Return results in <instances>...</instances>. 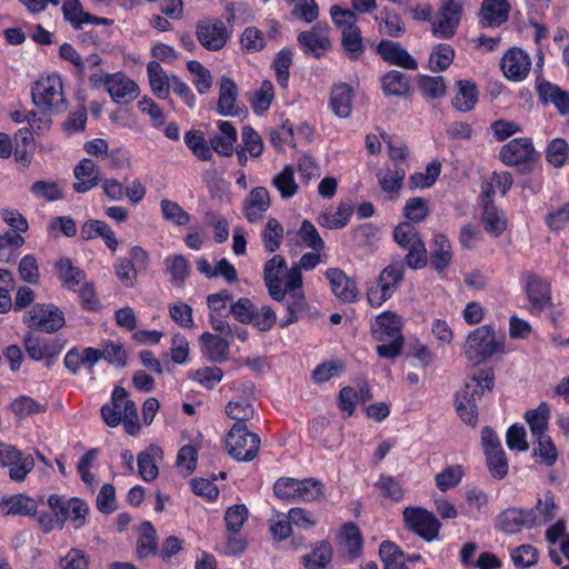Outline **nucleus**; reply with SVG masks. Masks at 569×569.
Returning <instances> with one entry per match:
<instances>
[{"label":"nucleus","mask_w":569,"mask_h":569,"mask_svg":"<svg viewBox=\"0 0 569 569\" xmlns=\"http://www.w3.org/2000/svg\"><path fill=\"white\" fill-rule=\"evenodd\" d=\"M500 67L508 80L521 82L530 72L531 59L525 50L513 47L502 56Z\"/></svg>","instance_id":"nucleus-20"},{"label":"nucleus","mask_w":569,"mask_h":569,"mask_svg":"<svg viewBox=\"0 0 569 569\" xmlns=\"http://www.w3.org/2000/svg\"><path fill=\"white\" fill-rule=\"evenodd\" d=\"M537 445L533 448L532 456L543 466L552 467L559 458V451L552 438L549 435L536 437Z\"/></svg>","instance_id":"nucleus-52"},{"label":"nucleus","mask_w":569,"mask_h":569,"mask_svg":"<svg viewBox=\"0 0 569 569\" xmlns=\"http://www.w3.org/2000/svg\"><path fill=\"white\" fill-rule=\"evenodd\" d=\"M536 91L542 103H551L557 111L569 114V92L550 81H541L536 86Z\"/></svg>","instance_id":"nucleus-34"},{"label":"nucleus","mask_w":569,"mask_h":569,"mask_svg":"<svg viewBox=\"0 0 569 569\" xmlns=\"http://www.w3.org/2000/svg\"><path fill=\"white\" fill-rule=\"evenodd\" d=\"M54 269L62 286L69 291H76L79 284L86 280V272L79 267L73 266L68 257L60 258L54 263Z\"/></svg>","instance_id":"nucleus-41"},{"label":"nucleus","mask_w":569,"mask_h":569,"mask_svg":"<svg viewBox=\"0 0 569 569\" xmlns=\"http://www.w3.org/2000/svg\"><path fill=\"white\" fill-rule=\"evenodd\" d=\"M379 556L383 562V569H407L406 553L392 541H382L379 547Z\"/></svg>","instance_id":"nucleus-53"},{"label":"nucleus","mask_w":569,"mask_h":569,"mask_svg":"<svg viewBox=\"0 0 569 569\" xmlns=\"http://www.w3.org/2000/svg\"><path fill=\"white\" fill-rule=\"evenodd\" d=\"M66 342L64 339L58 336L48 338L31 331L26 333L22 340L28 357L33 361H44L48 368L57 361Z\"/></svg>","instance_id":"nucleus-12"},{"label":"nucleus","mask_w":569,"mask_h":569,"mask_svg":"<svg viewBox=\"0 0 569 569\" xmlns=\"http://www.w3.org/2000/svg\"><path fill=\"white\" fill-rule=\"evenodd\" d=\"M381 89L386 97H408L411 83L408 76L398 70L386 72L381 79Z\"/></svg>","instance_id":"nucleus-40"},{"label":"nucleus","mask_w":569,"mask_h":569,"mask_svg":"<svg viewBox=\"0 0 569 569\" xmlns=\"http://www.w3.org/2000/svg\"><path fill=\"white\" fill-rule=\"evenodd\" d=\"M505 349L503 339H497L495 327L483 325L472 330L467 338L463 351L466 358L475 365L488 361Z\"/></svg>","instance_id":"nucleus-6"},{"label":"nucleus","mask_w":569,"mask_h":569,"mask_svg":"<svg viewBox=\"0 0 569 569\" xmlns=\"http://www.w3.org/2000/svg\"><path fill=\"white\" fill-rule=\"evenodd\" d=\"M100 412L104 423L112 428L122 421L123 415L124 417H132V419L138 417L134 402L129 399L127 390L119 386L113 389L111 401L104 403Z\"/></svg>","instance_id":"nucleus-17"},{"label":"nucleus","mask_w":569,"mask_h":569,"mask_svg":"<svg viewBox=\"0 0 569 569\" xmlns=\"http://www.w3.org/2000/svg\"><path fill=\"white\" fill-rule=\"evenodd\" d=\"M377 54L387 63L408 70H417V60L398 42L381 39L376 48Z\"/></svg>","instance_id":"nucleus-23"},{"label":"nucleus","mask_w":569,"mask_h":569,"mask_svg":"<svg viewBox=\"0 0 569 569\" xmlns=\"http://www.w3.org/2000/svg\"><path fill=\"white\" fill-rule=\"evenodd\" d=\"M401 329V319L395 312L383 311L376 317L371 327V336L376 341L381 342L376 347V352L380 358L395 360L402 353L405 338Z\"/></svg>","instance_id":"nucleus-2"},{"label":"nucleus","mask_w":569,"mask_h":569,"mask_svg":"<svg viewBox=\"0 0 569 569\" xmlns=\"http://www.w3.org/2000/svg\"><path fill=\"white\" fill-rule=\"evenodd\" d=\"M537 526L538 520L535 510L523 508H507L496 518V528L507 535H515L523 528L531 529Z\"/></svg>","instance_id":"nucleus-19"},{"label":"nucleus","mask_w":569,"mask_h":569,"mask_svg":"<svg viewBox=\"0 0 569 569\" xmlns=\"http://www.w3.org/2000/svg\"><path fill=\"white\" fill-rule=\"evenodd\" d=\"M0 510L4 516L36 517L38 503L26 493L9 495L2 497Z\"/></svg>","instance_id":"nucleus-31"},{"label":"nucleus","mask_w":569,"mask_h":569,"mask_svg":"<svg viewBox=\"0 0 569 569\" xmlns=\"http://www.w3.org/2000/svg\"><path fill=\"white\" fill-rule=\"evenodd\" d=\"M395 242L405 251V264L413 270L422 269L428 264V251L419 230L410 222H400L393 228Z\"/></svg>","instance_id":"nucleus-5"},{"label":"nucleus","mask_w":569,"mask_h":569,"mask_svg":"<svg viewBox=\"0 0 569 569\" xmlns=\"http://www.w3.org/2000/svg\"><path fill=\"white\" fill-rule=\"evenodd\" d=\"M339 539L347 549L349 561H355L362 556L363 536L355 522L349 521L341 526Z\"/></svg>","instance_id":"nucleus-38"},{"label":"nucleus","mask_w":569,"mask_h":569,"mask_svg":"<svg viewBox=\"0 0 569 569\" xmlns=\"http://www.w3.org/2000/svg\"><path fill=\"white\" fill-rule=\"evenodd\" d=\"M441 173V163L433 160L428 163L425 172H415L409 177L408 186L411 190L432 187Z\"/></svg>","instance_id":"nucleus-56"},{"label":"nucleus","mask_w":569,"mask_h":569,"mask_svg":"<svg viewBox=\"0 0 569 569\" xmlns=\"http://www.w3.org/2000/svg\"><path fill=\"white\" fill-rule=\"evenodd\" d=\"M293 63V52L289 48L279 50L272 61L276 81L283 90L289 87L290 68Z\"/></svg>","instance_id":"nucleus-47"},{"label":"nucleus","mask_w":569,"mask_h":569,"mask_svg":"<svg viewBox=\"0 0 569 569\" xmlns=\"http://www.w3.org/2000/svg\"><path fill=\"white\" fill-rule=\"evenodd\" d=\"M238 88L236 82L223 77L219 83V98L217 103V113L223 117L238 116L239 110L236 106Z\"/></svg>","instance_id":"nucleus-39"},{"label":"nucleus","mask_w":569,"mask_h":569,"mask_svg":"<svg viewBox=\"0 0 569 569\" xmlns=\"http://www.w3.org/2000/svg\"><path fill=\"white\" fill-rule=\"evenodd\" d=\"M329 13L333 26L340 32L358 27L357 22L359 20V16L355 10L343 8L339 4H333L330 7Z\"/></svg>","instance_id":"nucleus-64"},{"label":"nucleus","mask_w":569,"mask_h":569,"mask_svg":"<svg viewBox=\"0 0 569 569\" xmlns=\"http://www.w3.org/2000/svg\"><path fill=\"white\" fill-rule=\"evenodd\" d=\"M377 178L385 192L398 193L406 178V169L402 163H395L393 168L378 171Z\"/></svg>","instance_id":"nucleus-49"},{"label":"nucleus","mask_w":569,"mask_h":569,"mask_svg":"<svg viewBox=\"0 0 569 569\" xmlns=\"http://www.w3.org/2000/svg\"><path fill=\"white\" fill-rule=\"evenodd\" d=\"M519 282L529 303L531 315L539 316L545 310L553 308L552 287L548 278L535 271L526 270L521 272Z\"/></svg>","instance_id":"nucleus-7"},{"label":"nucleus","mask_w":569,"mask_h":569,"mask_svg":"<svg viewBox=\"0 0 569 569\" xmlns=\"http://www.w3.org/2000/svg\"><path fill=\"white\" fill-rule=\"evenodd\" d=\"M270 208V196L264 187L253 188L243 201V216L250 223L262 220L264 212Z\"/></svg>","instance_id":"nucleus-30"},{"label":"nucleus","mask_w":569,"mask_h":569,"mask_svg":"<svg viewBox=\"0 0 569 569\" xmlns=\"http://www.w3.org/2000/svg\"><path fill=\"white\" fill-rule=\"evenodd\" d=\"M158 536L151 521L144 520L140 523L136 547V558L146 560L158 556Z\"/></svg>","instance_id":"nucleus-37"},{"label":"nucleus","mask_w":569,"mask_h":569,"mask_svg":"<svg viewBox=\"0 0 569 569\" xmlns=\"http://www.w3.org/2000/svg\"><path fill=\"white\" fill-rule=\"evenodd\" d=\"M402 515L405 527L409 531L428 542L438 539L441 522L431 511L422 507H407Z\"/></svg>","instance_id":"nucleus-15"},{"label":"nucleus","mask_w":569,"mask_h":569,"mask_svg":"<svg viewBox=\"0 0 569 569\" xmlns=\"http://www.w3.org/2000/svg\"><path fill=\"white\" fill-rule=\"evenodd\" d=\"M147 73L153 94L161 100L167 99L170 93L171 78H168L161 64L157 60L149 61Z\"/></svg>","instance_id":"nucleus-44"},{"label":"nucleus","mask_w":569,"mask_h":569,"mask_svg":"<svg viewBox=\"0 0 569 569\" xmlns=\"http://www.w3.org/2000/svg\"><path fill=\"white\" fill-rule=\"evenodd\" d=\"M481 219L485 230L492 237L498 238L507 230L508 221L493 203L485 204Z\"/></svg>","instance_id":"nucleus-50"},{"label":"nucleus","mask_w":569,"mask_h":569,"mask_svg":"<svg viewBox=\"0 0 569 569\" xmlns=\"http://www.w3.org/2000/svg\"><path fill=\"white\" fill-rule=\"evenodd\" d=\"M455 97L451 100L453 109L460 112L472 111L479 101V89L471 79H460L455 82Z\"/></svg>","instance_id":"nucleus-32"},{"label":"nucleus","mask_w":569,"mask_h":569,"mask_svg":"<svg viewBox=\"0 0 569 569\" xmlns=\"http://www.w3.org/2000/svg\"><path fill=\"white\" fill-rule=\"evenodd\" d=\"M373 19L381 34L400 38L406 32V23L401 14L393 8L382 7Z\"/></svg>","instance_id":"nucleus-36"},{"label":"nucleus","mask_w":569,"mask_h":569,"mask_svg":"<svg viewBox=\"0 0 569 569\" xmlns=\"http://www.w3.org/2000/svg\"><path fill=\"white\" fill-rule=\"evenodd\" d=\"M263 281L272 300H282L288 290L303 288L302 273L298 268L288 269L287 261L281 254H274L267 260Z\"/></svg>","instance_id":"nucleus-3"},{"label":"nucleus","mask_w":569,"mask_h":569,"mask_svg":"<svg viewBox=\"0 0 569 569\" xmlns=\"http://www.w3.org/2000/svg\"><path fill=\"white\" fill-rule=\"evenodd\" d=\"M549 418L550 408L546 402H541L536 409L528 410L525 415V419L535 438L547 435Z\"/></svg>","instance_id":"nucleus-54"},{"label":"nucleus","mask_w":569,"mask_h":569,"mask_svg":"<svg viewBox=\"0 0 569 569\" xmlns=\"http://www.w3.org/2000/svg\"><path fill=\"white\" fill-rule=\"evenodd\" d=\"M99 362L97 348L93 347H72L63 358L66 369L73 376H77L83 368L89 375L93 373L94 366Z\"/></svg>","instance_id":"nucleus-24"},{"label":"nucleus","mask_w":569,"mask_h":569,"mask_svg":"<svg viewBox=\"0 0 569 569\" xmlns=\"http://www.w3.org/2000/svg\"><path fill=\"white\" fill-rule=\"evenodd\" d=\"M535 147L530 138H515L500 149V160L509 167L531 162L535 159Z\"/></svg>","instance_id":"nucleus-21"},{"label":"nucleus","mask_w":569,"mask_h":569,"mask_svg":"<svg viewBox=\"0 0 569 569\" xmlns=\"http://www.w3.org/2000/svg\"><path fill=\"white\" fill-rule=\"evenodd\" d=\"M546 160L555 168H562L569 163V144L562 138L549 141L546 148Z\"/></svg>","instance_id":"nucleus-60"},{"label":"nucleus","mask_w":569,"mask_h":569,"mask_svg":"<svg viewBox=\"0 0 569 569\" xmlns=\"http://www.w3.org/2000/svg\"><path fill=\"white\" fill-rule=\"evenodd\" d=\"M239 43L243 52L256 53L267 48L264 33L257 27H247L239 38Z\"/></svg>","instance_id":"nucleus-57"},{"label":"nucleus","mask_w":569,"mask_h":569,"mask_svg":"<svg viewBox=\"0 0 569 569\" xmlns=\"http://www.w3.org/2000/svg\"><path fill=\"white\" fill-rule=\"evenodd\" d=\"M496 383L495 370L486 367L475 371L465 386L455 395V409L463 423L476 428L479 419V401L492 391Z\"/></svg>","instance_id":"nucleus-1"},{"label":"nucleus","mask_w":569,"mask_h":569,"mask_svg":"<svg viewBox=\"0 0 569 569\" xmlns=\"http://www.w3.org/2000/svg\"><path fill=\"white\" fill-rule=\"evenodd\" d=\"M332 293L343 302H353L358 297V287L341 269L329 268L325 273Z\"/></svg>","instance_id":"nucleus-26"},{"label":"nucleus","mask_w":569,"mask_h":569,"mask_svg":"<svg viewBox=\"0 0 569 569\" xmlns=\"http://www.w3.org/2000/svg\"><path fill=\"white\" fill-rule=\"evenodd\" d=\"M272 186L280 192L282 199H290L298 192V184L295 180V171L286 166L272 179Z\"/></svg>","instance_id":"nucleus-61"},{"label":"nucleus","mask_w":569,"mask_h":569,"mask_svg":"<svg viewBox=\"0 0 569 569\" xmlns=\"http://www.w3.org/2000/svg\"><path fill=\"white\" fill-rule=\"evenodd\" d=\"M355 89L347 82L333 83L329 97V108L339 118H348L352 112Z\"/></svg>","instance_id":"nucleus-27"},{"label":"nucleus","mask_w":569,"mask_h":569,"mask_svg":"<svg viewBox=\"0 0 569 569\" xmlns=\"http://www.w3.org/2000/svg\"><path fill=\"white\" fill-rule=\"evenodd\" d=\"M108 80L106 90L114 102L129 103L137 98L139 93L138 84L123 72L111 73Z\"/></svg>","instance_id":"nucleus-29"},{"label":"nucleus","mask_w":569,"mask_h":569,"mask_svg":"<svg viewBox=\"0 0 569 569\" xmlns=\"http://www.w3.org/2000/svg\"><path fill=\"white\" fill-rule=\"evenodd\" d=\"M456 57L453 47L449 43L436 44L429 56L428 67L432 72L446 71Z\"/></svg>","instance_id":"nucleus-51"},{"label":"nucleus","mask_w":569,"mask_h":569,"mask_svg":"<svg viewBox=\"0 0 569 569\" xmlns=\"http://www.w3.org/2000/svg\"><path fill=\"white\" fill-rule=\"evenodd\" d=\"M297 42L306 56L319 59L331 48V42L327 36L316 31V28L302 31L297 37Z\"/></svg>","instance_id":"nucleus-35"},{"label":"nucleus","mask_w":569,"mask_h":569,"mask_svg":"<svg viewBox=\"0 0 569 569\" xmlns=\"http://www.w3.org/2000/svg\"><path fill=\"white\" fill-rule=\"evenodd\" d=\"M428 262L438 273L443 272L452 262V247L448 237L443 233H436L431 242Z\"/></svg>","instance_id":"nucleus-33"},{"label":"nucleus","mask_w":569,"mask_h":569,"mask_svg":"<svg viewBox=\"0 0 569 569\" xmlns=\"http://www.w3.org/2000/svg\"><path fill=\"white\" fill-rule=\"evenodd\" d=\"M510 3L508 0H482L479 10V26L498 28L509 20Z\"/></svg>","instance_id":"nucleus-25"},{"label":"nucleus","mask_w":569,"mask_h":569,"mask_svg":"<svg viewBox=\"0 0 569 569\" xmlns=\"http://www.w3.org/2000/svg\"><path fill=\"white\" fill-rule=\"evenodd\" d=\"M200 340L212 360L221 362L227 359L229 341L226 338L214 336L210 332H203Z\"/></svg>","instance_id":"nucleus-59"},{"label":"nucleus","mask_w":569,"mask_h":569,"mask_svg":"<svg viewBox=\"0 0 569 569\" xmlns=\"http://www.w3.org/2000/svg\"><path fill=\"white\" fill-rule=\"evenodd\" d=\"M341 47L351 61H357L363 56L366 44L359 27L341 32Z\"/></svg>","instance_id":"nucleus-46"},{"label":"nucleus","mask_w":569,"mask_h":569,"mask_svg":"<svg viewBox=\"0 0 569 569\" xmlns=\"http://www.w3.org/2000/svg\"><path fill=\"white\" fill-rule=\"evenodd\" d=\"M34 458L17 447L0 441V467L8 469L10 480L23 482L33 470Z\"/></svg>","instance_id":"nucleus-16"},{"label":"nucleus","mask_w":569,"mask_h":569,"mask_svg":"<svg viewBox=\"0 0 569 569\" xmlns=\"http://www.w3.org/2000/svg\"><path fill=\"white\" fill-rule=\"evenodd\" d=\"M405 262H392L383 268L375 284L368 287L367 298L371 307L378 308L389 300L405 277Z\"/></svg>","instance_id":"nucleus-9"},{"label":"nucleus","mask_w":569,"mask_h":569,"mask_svg":"<svg viewBox=\"0 0 569 569\" xmlns=\"http://www.w3.org/2000/svg\"><path fill=\"white\" fill-rule=\"evenodd\" d=\"M273 493L283 501L309 503L325 496V485L313 477L303 479L280 477L273 485Z\"/></svg>","instance_id":"nucleus-4"},{"label":"nucleus","mask_w":569,"mask_h":569,"mask_svg":"<svg viewBox=\"0 0 569 569\" xmlns=\"http://www.w3.org/2000/svg\"><path fill=\"white\" fill-rule=\"evenodd\" d=\"M77 181L72 188L77 193H86L99 184L101 172L99 167L88 158L81 159L73 169Z\"/></svg>","instance_id":"nucleus-28"},{"label":"nucleus","mask_w":569,"mask_h":569,"mask_svg":"<svg viewBox=\"0 0 569 569\" xmlns=\"http://www.w3.org/2000/svg\"><path fill=\"white\" fill-rule=\"evenodd\" d=\"M353 213L350 204L341 202L336 211L327 210L318 218V223L327 229H341L348 224Z\"/></svg>","instance_id":"nucleus-48"},{"label":"nucleus","mask_w":569,"mask_h":569,"mask_svg":"<svg viewBox=\"0 0 569 569\" xmlns=\"http://www.w3.org/2000/svg\"><path fill=\"white\" fill-rule=\"evenodd\" d=\"M23 325L31 331L56 333L66 325L63 311L53 303H33L22 316Z\"/></svg>","instance_id":"nucleus-8"},{"label":"nucleus","mask_w":569,"mask_h":569,"mask_svg":"<svg viewBox=\"0 0 569 569\" xmlns=\"http://www.w3.org/2000/svg\"><path fill=\"white\" fill-rule=\"evenodd\" d=\"M184 143L199 160L209 161L211 159V148L201 131H187L184 134Z\"/></svg>","instance_id":"nucleus-63"},{"label":"nucleus","mask_w":569,"mask_h":569,"mask_svg":"<svg viewBox=\"0 0 569 569\" xmlns=\"http://www.w3.org/2000/svg\"><path fill=\"white\" fill-rule=\"evenodd\" d=\"M32 101L43 111L64 109L63 86L60 76L50 74L38 80L32 88Z\"/></svg>","instance_id":"nucleus-13"},{"label":"nucleus","mask_w":569,"mask_h":569,"mask_svg":"<svg viewBox=\"0 0 569 569\" xmlns=\"http://www.w3.org/2000/svg\"><path fill=\"white\" fill-rule=\"evenodd\" d=\"M198 42L208 51L222 50L232 38V30L219 18L209 17L199 20L196 24Z\"/></svg>","instance_id":"nucleus-14"},{"label":"nucleus","mask_w":569,"mask_h":569,"mask_svg":"<svg viewBox=\"0 0 569 569\" xmlns=\"http://www.w3.org/2000/svg\"><path fill=\"white\" fill-rule=\"evenodd\" d=\"M277 301L282 303L286 311L284 316L279 320L281 329L297 323L309 312V303L302 288L288 290L286 298Z\"/></svg>","instance_id":"nucleus-22"},{"label":"nucleus","mask_w":569,"mask_h":569,"mask_svg":"<svg viewBox=\"0 0 569 569\" xmlns=\"http://www.w3.org/2000/svg\"><path fill=\"white\" fill-rule=\"evenodd\" d=\"M486 465L493 479L502 480L509 471V463L503 448L485 453Z\"/></svg>","instance_id":"nucleus-62"},{"label":"nucleus","mask_w":569,"mask_h":569,"mask_svg":"<svg viewBox=\"0 0 569 569\" xmlns=\"http://www.w3.org/2000/svg\"><path fill=\"white\" fill-rule=\"evenodd\" d=\"M260 448V437L247 425L233 423L226 435V449L237 461H252Z\"/></svg>","instance_id":"nucleus-10"},{"label":"nucleus","mask_w":569,"mask_h":569,"mask_svg":"<svg viewBox=\"0 0 569 569\" xmlns=\"http://www.w3.org/2000/svg\"><path fill=\"white\" fill-rule=\"evenodd\" d=\"M462 18V0H441L432 33L437 38L451 39Z\"/></svg>","instance_id":"nucleus-18"},{"label":"nucleus","mask_w":569,"mask_h":569,"mask_svg":"<svg viewBox=\"0 0 569 569\" xmlns=\"http://www.w3.org/2000/svg\"><path fill=\"white\" fill-rule=\"evenodd\" d=\"M284 230L282 224L276 218H269L261 231V240L264 250L269 253L276 252L283 240Z\"/></svg>","instance_id":"nucleus-55"},{"label":"nucleus","mask_w":569,"mask_h":569,"mask_svg":"<svg viewBox=\"0 0 569 569\" xmlns=\"http://www.w3.org/2000/svg\"><path fill=\"white\" fill-rule=\"evenodd\" d=\"M418 87L422 96L431 100L440 99L447 92V84L442 76L420 74Z\"/></svg>","instance_id":"nucleus-58"},{"label":"nucleus","mask_w":569,"mask_h":569,"mask_svg":"<svg viewBox=\"0 0 569 569\" xmlns=\"http://www.w3.org/2000/svg\"><path fill=\"white\" fill-rule=\"evenodd\" d=\"M223 9V21L232 31L236 26H243L254 19L251 6L244 1H229Z\"/></svg>","instance_id":"nucleus-42"},{"label":"nucleus","mask_w":569,"mask_h":569,"mask_svg":"<svg viewBox=\"0 0 569 569\" xmlns=\"http://www.w3.org/2000/svg\"><path fill=\"white\" fill-rule=\"evenodd\" d=\"M233 398L226 405V416L234 423L247 425L254 417L253 402L256 400V386L250 380L233 382Z\"/></svg>","instance_id":"nucleus-11"},{"label":"nucleus","mask_w":569,"mask_h":569,"mask_svg":"<svg viewBox=\"0 0 569 569\" xmlns=\"http://www.w3.org/2000/svg\"><path fill=\"white\" fill-rule=\"evenodd\" d=\"M97 353L99 355V361L103 359L117 368H124L127 366L128 352L120 341L103 340L101 348H97Z\"/></svg>","instance_id":"nucleus-45"},{"label":"nucleus","mask_w":569,"mask_h":569,"mask_svg":"<svg viewBox=\"0 0 569 569\" xmlns=\"http://www.w3.org/2000/svg\"><path fill=\"white\" fill-rule=\"evenodd\" d=\"M332 560V547L328 540L315 543L311 551L301 558L307 569H326Z\"/></svg>","instance_id":"nucleus-43"}]
</instances>
